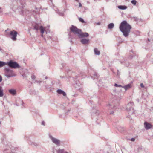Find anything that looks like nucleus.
I'll return each mask as SVG.
<instances>
[{"mask_svg": "<svg viewBox=\"0 0 153 153\" xmlns=\"http://www.w3.org/2000/svg\"><path fill=\"white\" fill-rule=\"evenodd\" d=\"M131 27L130 25L127 23L126 21H123L120 25L119 29L122 32L123 36L127 37L129 35Z\"/></svg>", "mask_w": 153, "mask_h": 153, "instance_id": "f257e3e1", "label": "nucleus"}, {"mask_svg": "<svg viewBox=\"0 0 153 153\" xmlns=\"http://www.w3.org/2000/svg\"><path fill=\"white\" fill-rule=\"evenodd\" d=\"M12 2L13 6L17 5L18 9L20 11L21 14L24 15L26 14L27 12H28V11L24 8L25 5L24 1H16V0H12Z\"/></svg>", "mask_w": 153, "mask_h": 153, "instance_id": "f03ea898", "label": "nucleus"}, {"mask_svg": "<svg viewBox=\"0 0 153 153\" xmlns=\"http://www.w3.org/2000/svg\"><path fill=\"white\" fill-rule=\"evenodd\" d=\"M133 106V103L131 102H129L126 106V110L130 115L134 113Z\"/></svg>", "mask_w": 153, "mask_h": 153, "instance_id": "7ed1b4c3", "label": "nucleus"}, {"mask_svg": "<svg viewBox=\"0 0 153 153\" xmlns=\"http://www.w3.org/2000/svg\"><path fill=\"white\" fill-rule=\"evenodd\" d=\"M9 67L15 69L19 68L20 66L16 62L12 60H10L9 62H7V65Z\"/></svg>", "mask_w": 153, "mask_h": 153, "instance_id": "20e7f679", "label": "nucleus"}, {"mask_svg": "<svg viewBox=\"0 0 153 153\" xmlns=\"http://www.w3.org/2000/svg\"><path fill=\"white\" fill-rule=\"evenodd\" d=\"M71 31L73 32L75 34H77L79 36L80 33L81 31V30L78 29L76 27L72 25L71 27L70 28Z\"/></svg>", "mask_w": 153, "mask_h": 153, "instance_id": "39448f33", "label": "nucleus"}, {"mask_svg": "<svg viewBox=\"0 0 153 153\" xmlns=\"http://www.w3.org/2000/svg\"><path fill=\"white\" fill-rule=\"evenodd\" d=\"M5 70L6 71L5 76L8 78L14 76L13 72L12 71L10 70L9 68H5Z\"/></svg>", "mask_w": 153, "mask_h": 153, "instance_id": "423d86ee", "label": "nucleus"}, {"mask_svg": "<svg viewBox=\"0 0 153 153\" xmlns=\"http://www.w3.org/2000/svg\"><path fill=\"white\" fill-rule=\"evenodd\" d=\"M49 137L53 143L57 146L60 145V141L59 140L53 137L51 135H50Z\"/></svg>", "mask_w": 153, "mask_h": 153, "instance_id": "0eeeda50", "label": "nucleus"}, {"mask_svg": "<svg viewBox=\"0 0 153 153\" xmlns=\"http://www.w3.org/2000/svg\"><path fill=\"white\" fill-rule=\"evenodd\" d=\"M17 34V32L14 30L10 32V34L11 36V38L13 40L16 41V37Z\"/></svg>", "mask_w": 153, "mask_h": 153, "instance_id": "6e6552de", "label": "nucleus"}, {"mask_svg": "<svg viewBox=\"0 0 153 153\" xmlns=\"http://www.w3.org/2000/svg\"><path fill=\"white\" fill-rule=\"evenodd\" d=\"M89 34L88 33L85 32V33H83L81 31L80 33L78 36L79 38H83L84 37H87L89 36Z\"/></svg>", "mask_w": 153, "mask_h": 153, "instance_id": "1a4fd4ad", "label": "nucleus"}, {"mask_svg": "<svg viewBox=\"0 0 153 153\" xmlns=\"http://www.w3.org/2000/svg\"><path fill=\"white\" fill-rule=\"evenodd\" d=\"M144 127L146 130L151 129L152 126V125L147 122H145L144 123Z\"/></svg>", "mask_w": 153, "mask_h": 153, "instance_id": "9d476101", "label": "nucleus"}, {"mask_svg": "<svg viewBox=\"0 0 153 153\" xmlns=\"http://www.w3.org/2000/svg\"><path fill=\"white\" fill-rule=\"evenodd\" d=\"M81 43L83 45H86L89 44L90 41L89 39H82L80 40Z\"/></svg>", "mask_w": 153, "mask_h": 153, "instance_id": "9b49d317", "label": "nucleus"}, {"mask_svg": "<svg viewBox=\"0 0 153 153\" xmlns=\"http://www.w3.org/2000/svg\"><path fill=\"white\" fill-rule=\"evenodd\" d=\"M9 92L13 95H16V90L14 89H10L9 90Z\"/></svg>", "mask_w": 153, "mask_h": 153, "instance_id": "f8f14e48", "label": "nucleus"}, {"mask_svg": "<svg viewBox=\"0 0 153 153\" xmlns=\"http://www.w3.org/2000/svg\"><path fill=\"white\" fill-rule=\"evenodd\" d=\"M57 92L59 94H62L64 96H65L66 95V93L61 89H59L57 90Z\"/></svg>", "mask_w": 153, "mask_h": 153, "instance_id": "ddd939ff", "label": "nucleus"}, {"mask_svg": "<svg viewBox=\"0 0 153 153\" xmlns=\"http://www.w3.org/2000/svg\"><path fill=\"white\" fill-rule=\"evenodd\" d=\"M131 84H129L125 86H123V87H122V88H124L125 90H127L131 88Z\"/></svg>", "mask_w": 153, "mask_h": 153, "instance_id": "4468645a", "label": "nucleus"}, {"mask_svg": "<svg viewBox=\"0 0 153 153\" xmlns=\"http://www.w3.org/2000/svg\"><path fill=\"white\" fill-rule=\"evenodd\" d=\"M57 153H67V152L65 151L64 149H59L56 151Z\"/></svg>", "mask_w": 153, "mask_h": 153, "instance_id": "2eb2a0df", "label": "nucleus"}, {"mask_svg": "<svg viewBox=\"0 0 153 153\" xmlns=\"http://www.w3.org/2000/svg\"><path fill=\"white\" fill-rule=\"evenodd\" d=\"M39 29L40 30V32L41 34V36L43 37V33L44 32V30L42 26H41L40 27Z\"/></svg>", "mask_w": 153, "mask_h": 153, "instance_id": "dca6fc26", "label": "nucleus"}, {"mask_svg": "<svg viewBox=\"0 0 153 153\" xmlns=\"http://www.w3.org/2000/svg\"><path fill=\"white\" fill-rule=\"evenodd\" d=\"M94 53L96 55H99L100 54V51H99L97 48H95L94 49Z\"/></svg>", "mask_w": 153, "mask_h": 153, "instance_id": "f3484780", "label": "nucleus"}, {"mask_svg": "<svg viewBox=\"0 0 153 153\" xmlns=\"http://www.w3.org/2000/svg\"><path fill=\"white\" fill-rule=\"evenodd\" d=\"M118 8L119 9L121 10H125L126 9L127 7L126 6L120 5L118 6Z\"/></svg>", "mask_w": 153, "mask_h": 153, "instance_id": "a211bd4d", "label": "nucleus"}, {"mask_svg": "<svg viewBox=\"0 0 153 153\" xmlns=\"http://www.w3.org/2000/svg\"><path fill=\"white\" fill-rule=\"evenodd\" d=\"M114 26V24L113 23H111L109 24L108 25V28L109 29H111L113 28Z\"/></svg>", "mask_w": 153, "mask_h": 153, "instance_id": "6ab92c4d", "label": "nucleus"}, {"mask_svg": "<svg viewBox=\"0 0 153 153\" xmlns=\"http://www.w3.org/2000/svg\"><path fill=\"white\" fill-rule=\"evenodd\" d=\"M7 65V62L0 61V68L3 67L5 65Z\"/></svg>", "mask_w": 153, "mask_h": 153, "instance_id": "aec40b11", "label": "nucleus"}, {"mask_svg": "<svg viewBox=\"0 0 153 153\" xmlns=\"http://www.w3.org/2000/svg\"><path fill=\"white\" fill-rule=\"evenodd\" d=\"M3 96V90L1 86H0V97H2Z\"/></svg>", "mask_w": 153, "mask_h": 153, "instance_id": "412c9836", "label": "nucleus"}, {"mask_svg": "<svg viewBox=\"0 0 153 153\" xmlns=\"http://www.w3.org/2000/svg\"><path fill=\"white\" fill-rule=\"evenodd\" d=\"M131 3L134 5H135L137 3V1L136 0H133L131 1Z\"/></svg>", "mask_w": 153, "mask_h": 153, "instance_id": "4be33fe9", "label": "nucleus"}, {"mask_svg": "<svg viewBox=\"0 0 153 153\" xmlns=\"http://www.w3.org/2000/svg\"><path fill=\"white\" fill-rule=\"evenodd\" d=\"M79 20L80 22H81L82 23H86V22L82 18H79Z\"/></svg>", "mask_w": 153, "mask_h": 153, "instance_id": "5701e85b", "label": "nucleus"}, {"mask_svg": "<svg viewBox=\"0 0 153 153\" xmlns=\"http://www.w3.org/2000/svg\"><path fill=\"white\" fill-rule=\"evenodd\" d=\"M34 29L36 30H39V26L38 25H35L34 27Z\"/></svg>", "mask_w": 153, "mask_h": 153, "instance_id": "b1692460", "label": "nucleus"}, {"mask_svg": "<svg viewBox=\"0 0 153 153\" xmlns=\"http://www.w3.org/2000/svg\"><path fill=\"white\" fill-rule=\"evenodd\" d=\"M114 86L115 87H122H122H123V86H122L120 85H118L117 84H116V83H115L114 84Z\"/></svg>", "mask_w": 153, "mask_h": 153, "instance_id": "393cba45", "label": "nucleus"}, {"mask_svg": "<svg viewBox=\"0 0 153 153\" xmlns=\"http://www.w3.org/2000/svg\"><path fill=\"white\" fill-rule=\"evenodd\" d=\"M31 78L32 79L34 80L36 79V76L34 75H32L31 76Z\"/></svg>", "mask_w": 153, "mask_h": 153, "instance_id": "a878e982", "label": "nucleus"}, {"mask_svg": "<svg viewBox=\"0 0 153 153\" xmlns=\"http://www.w3.org/2000/svg\"><path fill=\"white\" fill-rule=\"evenodd\" d=\"M94 75L95 76H96V77H95V78H96V79H97V78H98V76H97V74L96 73H95V74H94Z\"/></svg>", "mask_w": 153, "mask_h": 153, "instance_id": "bb28decb", "label": "nucleus"}, {"mask_svg": "<svg viewBox=\"0 0 153 153\" xmlns=\"http://www.w3.org/2000/svg\"><path fill=\"white\" fill-rule=\"evenodd\" d=\"M135 140V139L134 138H132L131 139V140L132 141H134Z\"/></svg>", "mask_w": 153, "mask_h": 153, "instance_id": "cd10ccee", "label": "nucleus"}, {"mask_svg": "<svg viewBox=\"0 0 153 153\" xmlns=\"http://www.w3.org/2000/svg\"><path fill=\"white\" fill-rule=\"evenodd\" d=\"M140 85L142 88H143L144 87V85L142 83L140 84Z\"/></svg>", "mask_w": 153, "mask_h": 153, "instance_id": "c85d7f7f", "label": "nucleus"}, {"mask_svg": "<svg viewBox=\"0 0 153 153\" xmlns=\"http://www.w3.org/2000/svg\"><path fill=\"white\" fill-rule=\"evenodd\" d=\"M2 80V78L1 76H0V82H1Z\"/></svg>", "mask_w": 153, "mask_h": 153, "instance_id": "c756f323", "label": "nucleus"}, {"mask_svg": "<svg viewBox=\"0 0 153 153\" xmlns=\"http://www.w3.org/2000/svg\"><path fill=\"white\" fill-rule=\"evenodd\" d=\"M47 38L49 39H51L52 40V37L50 36H49V37H48Z\"/></svg>", "mask_w": 153, "mask_h": 153, "instance_id": "7c9ffc66", "label": "nucleus"}, {"mask_svg": "<svg viewBox=\"0 0 153 153\" xmlns=\"http://www.w3.org/2000/svg\"><path fill=\"white\" fill-rule=\"evenodd\" d=\"M82 7V5L80 3H79V7Z\"/></svg>", "mask_w": 153, "mask_h": 153, "instance_id": "2f4dec72", "label": "nucleus"}, {"mask_svg": "<svg viewBox=\"0 0 153 153\" xmlns=\"http://www.w3.org/2000/svg\"><path fill=\"white\" fill-rule=\"evenodd\" d=\"M42 124L43 125H45V122L44 121H42Z\"/></svg>", "mask_w": 153, "mask_h": 153, "instance_id": "473e14b6", "label": "nucleus"}, {"mask_svg": "<svg viewBox=\"0 0 153 153\" xmlns=\"http://www.w3.org/2000/svg\"><path fill=\"white\" fill-rule=\"evenodd\" d=\"M113 113H114V112L111 111V112H110V114H113Z\"/></svg>", "mask_w": 153, "mask_h": 153, "instance_id": "72a5a7b5", "label": "nucleus"}, {"mask_svg": "<svg viewBox=\"0 0 153 153\" xmlns=\"http://www.w3.org/2000/svg\"><path fill=\"white\" fill-rule=\"evenodd\" d=\"M59 15L61 16H62L63 15V13H60Z\"/></svg>", "mask_w": 153, "mask_h": 153, "instance_id": "f704fd0d", "label": "nucleus"}, {"mask_svg": "<svg viewBox=\"0 0 153 153\" xmlns=\"http://www.w3.org/2000/svg\"><path fill=\"white\" fill-rule=\"evenodd\" d=\"M134 18L136 20H137L138 19V18L137 17H134Z\"/></svg>", "mask_w": 153, "mask_h": 153, "instance_id": "c9c22d12", "label": "nucleus"}, {"mask_svg": "<svg viewBox=\"0 0 153 153\" xmlns=\"http://www.w3.org/2000/svg\"><path fill=\"white\" fill-rule=\"evenodd\" d=\"M97 24L98 25H100V22H98L97 23Z\"/></svg>", "mask_w": 153, "mask_h": 153, "instance_id": "e433bc0d", "label": "nucleus"}, {"mask_svg": "<svg viewBox=\"0 0 153 153\" xmlns=\"http://www.w3.org/2000/svg\"><path fill=\"white\" fill-rule=\"evenodd\" d=\"M136 100L137 101V102H139V99H137Z\"/></svg>", "mask_w": 153, "mask_h": 153, "instance_id": "4c0bfd02", "label": "nucleus"}, {"mask_svg": "<svg viewBox=\"0 0 153 153\" xmlns=\"http://www.w3.org/2000/svg\"><path fill=\"white\" fill-rule=\"evenodd\" d=\"M76 1H77L78 2H79V0H75Z\"/></svg>", "mask_w": 153, "mask_h": 153, "instance_id": "58836bf2", "label": "nucleus"}, {"mask_svg": "<svg viewBox=\"0 0 153 153\" xmlns=\"http://www.w3.org/2000/svg\"><path fill=\"white\" fill-rule=\"evenodd\" d=\"M108 105V106H111V105H110V104H109V105Z\"/></svg>", "mask_w": 153, "mask_h": 153, "instance_id": "ea45409f", "label": "nucleus"}, {"mask_svg": "<svg viewBox=\"0 0 153 153\" xmlns=\"http://www.w3.org/2000/svg\"><path fill=\"white\" fill-rule=\"evenodd\" d=\"M48 77H45V79H47Z\"/></svg>", "mask_w": 153, "mask_h": 153, "instance_id": "a19ab883", "label": "nucleus"}, {"mask_svg": "<svg viewBox=\"0 0 153 153\" xmlns=\"http://www.w3.org/2000/svg\"><path fill=\"white\" fill-rule=\"evenodd\" d=\"M41 82V81H40V82H39V81H37V82H39H39Z\"/></svg>", "mask_w": 153, "mask_h": 153, "instance_id": "79ce46f5", "label": "nucleus"}, {"mask_svg": "<svg viewBox=\"0 0 153 153\" xmlns=\"http://www.w3.org/2000/svg\"><path fill=\"white\" fill-rule=\"evenodd\" d=\"M114 107H114H114H113V108H114Z\"/></svg>", "mask_w": 153, "mask_h": 153, "instance_id": "37998d69", "label": "nucleus"}, {"mask_svg": "<svg viewBox=\"0 0 153 153\" xmlns=\"http://www.w3.org/2000/svg\"><path fill=\"white\" fill-rule=\"evenodd\" d=\"M7 30H6L5 31L6 32Z\"/></svg>", "mask_w": 153, "mask_h": 153, "instance_id": "c03bdc74", "label": "nucleus"}, {"mask_svg": "<svg viewBox=\"0 0 153 153\" xmlns=\"http://www.w3.org/2000/svg\"><path fill=\"white\" fill-rule=\"evenodd\" d=\"M95 114H97V113H95Z\"/></svg>", "mask_w": 153, "mask_h": 153, "instance_id": "a18cd8bd", "label": "nucleus"}, {"mask_svg": "<svg viewBox=\"0 0 153 153\" xmlns=\"http://www.w3.org/2000/svg\"><path fill=\"white\" fill-rule=\"evenodd\" d=\"M67 153H68L67 152Z\"/></svg>", "mask_w": 153, "mask_h": 153, "instance_id": "49530a36", "label": "nucleus"}]
</instances>
